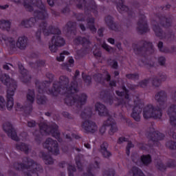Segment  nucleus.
<instances>
[{
  "mask_svg": "<svg viewBox=\"0 0 176 176\" xmlns=\"http://www.w3.org/2000/svg\"><path fill=\"white\" fill-rule=\"evenodd\" d=\"M46 76L50 79V81L40 82L37 80L35 82V85L36 89H38L39 94L47 93V94L54 97H57L58 94H67L65 98V104H67L68 107H73L74 112L79 113L82 111V107L87 101V95L86 94H81L80 95L75 94L79 91V89H78V81H72L71 85L69 87V78L65 76H60L59 81L54 82L52 88L50 89V83L54 79V75L47 73Z\"/></svg>",
  "mask_w": 176,
  "mask_h": 176,
  "instance_id": "1",
  "label": "nucleus"
},
{
  "mask_svg": "<svg viewBox=\"0 0 176 176\" xmlns=\"http://www.w3.org/2000/svg\"><path fill=\"white\" fill-rule=\"evenodd\" d=\"M23 6L28 12H34V7L36 6L39 10H36L34 12V17H32L30 19L23 20L21 23L22 27L25 28H30L35 25L36 23V19L38 20H46L49 17L47 14V10L46 6L42 2V0H23Z\"/></svg>",
  "mask_w": 176,
  "mask_h": 176,
  "instance_id": "2",
  "label": "nucleus"
},
{
  "mask_svg": "<svg viewBox=\"0 0 176 176\" xmlns=\"http://www.w3.org/2000/svg\"><path fill=\"white\" fill-rule=\"evenodd\" d=\"M155 100L158 102L160 106L155 107L153 104H148L143 109V118L146 120L162 119L163 113L162 109H164L166 101H167V93L164 91H160L155 96Z\"/></svg>",
  "mask_w": 176,
  "mask_h": 176,
  "instance_id": "3",
  "label": "nucleus"
},
{
  "mask_svg": "<svg viewBox=\"0 0 176 176\" xmlns=\"http://www.w3.org/2000/svg\"><path fill=\"white\" fill-rule=\"evenodd\" d=\"M21 162H14L13 167L17 171L20 170H28V172H24V176H39V173H43V168L41 164H38L34 160L24 157L22 158Z\"/></svg>",
  "mask_w": 176,
  "mask_h": 176,
  "instance_id": "4",
  "label": "nucleus"
},
{
  "mask_svg": "<svg viewBox=\"0 0 176 176\" xmlns=\"http://www.w3.org/2000/svg\"><path fill=\"white\" fill-rule=\"evenodd\" d=\"M40 131L36 130L33 132V135L35 137V141H41V137L45 134H52L54 138H56L58 142H61L63 139L60 136V132H58V125L54 124L52 125H48L46 122H40L38 124Z\"/></svg>",
  "mask_w": 176,
  "mask_h": 176,
  "instance_id": "5",
  "label": "nucleus"
},
{
  "mask_svg": "<svg viewBox=\"0 0 176 176\" xmlns=\"http://www.w3.org/2000/svg\"><path fill=\"white\" fill-rule=\"evenodd\" d=\"M69 5L76 4L77 9L83 10H85V14H90V12H92L95 16L98 14V6L94 0H69Z\"/></svg>",
  "mask_w": 176,
  "mask_h": 176,
  "instance_id": "6",
  "label": "nucleus"
},
{
  "mask_svg": "<svg viewBox=\"0 0 176 176\" xmlns=\"http://www.w3.org/2000/svg\"><path fill=\"white\" fill-rule=\"evenodd\" d=\"M139 43H142V46L138 47V44L133 43L132 47L133 51L138 56L146 58V56L148 54H153L155 53V47L152 42H148L146 41L142 40Z\"/></svg>",
  "mask_w": 176,
  "mask_h": 176,
  "instance_id": "7",
  "label": "nucleus"
},
{
  "mask_svg": "<svg viewBox=\"0 0 176 176\" xmlns=\"http://www.w3.org/2000/svg\"><path fill=\"white\" fill-rule=\"evenodd\" d=\"M39 28L38 29L37 32H36V39L38 42H41V35H42V31L43 35L45 36H49V35H60L61 30L58 29V28H56L53 25H50L47 28V22L42 21L39 24Z\"/></svg>",
  "mask_w": 176,
  "mask_h": 176,
  "instance_id": "8",
  "label": "nucleus"
},
{
  "mask_svg": "<svg viewBox=\"0 0 176 176\" xmlns=\"http://www.w3.org/2000/svg\"><path fill=\"white\" fill-rule=\"evenodd\" d=\"M2 39L6 45H9L11 49H15L16 46L20 50H25L27 47V42L28 41V38L25 36L19 37L16 43L14 41V38L8 37L5 35L2 36Z\"/></svg>",
  "mask_w": 176,
  "mask_h": 176,
  "instance_id": "9",
  "label": "nucleus"
},
{
  "mask_svg": "<svg viewBox=\"0 0 176 176\" xmlns=\"http://www.w3.org/2000/svg\"><path fill=\"white\" fill-rule=\"evenodd\" d=\"M109 135H113L116 131H118V126L116 125V121L112 117H109L107 120L104 121L103 125L100 128L99 132L100 134H104L107 131L106 127H109Z\"/></svg>",
  "mask_w": 176,
  "mask_h": 176,
  "instance_id": "10",
  "label": "nucleus"
},
{
  "mask_svg": "<svg viewBox=\"0 0 176 176\" xmlns=\"http://www.w3.org/2000/svg\"><path fill=\"white\" fill-rule=\"evenodd\" d=\"M160 78L155 76L148 79H144L140 81L138 85L140 87H146L150 80L153 86H155V87H159V86H160V85L162 84V82H164V80H166L167 76H166V75L164 74H160Z\"/></svg>",
  "mask_w": 176,
  "mask_h": 176,
  "instance_id": "11",
  "label": "nucleus"
},
{
  "mask_svg": "<svg viewBox=\"0 0 176 176\" xmlns=\"http://www.w3.org/2000/svg\"><path fill=\"white\" fill-rule=\"evenodd\" d=\"M45 149H47L52 155L57 156L60 155V148H58V143L56 140H54L52 138L46 139L45 142L43 144Z\"/></svg>",
  "mask_w": 176,
  "mask_h": 176,
  "instance_id": "12",
  "label": "nucleus"
},
{
  "mask_svg": "<svg viewBox=\"0 0 176 176\" xmlns=\"http://www.w3.org/2000/svg\"><path fill=\"white\" fill-rule=\"evenodd\" d=\"M65 45V40L60 36H53L51 40V44L49 49L52 53H56L58 50V47H62Z\"/></svg>",
  "mask_w": 176,
  "mask_h": 176,
  "instance_id": "13",
  "label": "nucleus"
},
{
  "mask_svg": "<svg viewBox=\"0 0 176 176\" xmlns=\"http://www.w3.org/2000/svg\"><path fill=\"white\" fill-rule=\"evenodd\" d=\"M134 107L132 109L131 118L135 120V122H140L141 120V112H142L143 104L140 100L133 101Z\"/></svg>",
  "mask_w": 176,
  "mask_h": 176,
  "instance_id": "14",
  "label": "nucleus"
},
{
  "mask_svg": "<svg viewBox=\"0 0 176 176\" xmlns=\"http://www.w3.org/2000/svg\"><path fill=\"white\" fill-rule=\"evenodd\" d=\"M137 31L140 35L146 34L149 31V27L148 26V21H146V16L145 14H142L138 21Z\"/></svg>",
  "mask_w": 176,
  "mask_h": 176,
  "instance_id": "15",
  "label": "nucleus"
},
{
  "mask_svg": "<svg viewBox=\"0 0 176 176\" xmlns=\"http://www.w3.org/2000/svg\"><path fill=\"white\" fill-rule=\"evenodd\" d=\"M3 130L6 133L7 135L14 141H19V136H17V132L13 127L12 123L7 122L3 124Z\"/></svg>",
  "mask_w": 176,
  "mask_h": 176,
  "instance_id": "16",
  "label": "nucleus"
},
{
  "mask_svg": "<svg viewBox=\"0 0 176 176\" xmlns=\"http://www.w3.org/2000/svg\"><path fill=\"white\" fill-rule=\"evenodd\" d=\"M153 31H154L155 34V36H157L160 39H170V38H173L174 34H173V31L169 30L167 33L163 32V30L160 28L159 25H154L153 26Z\"/></svg>",
  "mask_w": 176,
  "mask_h": 176,
  "instance_id": "17",
  "label": "nucleus"
},
{
  "mask_svg": "<svg viewBox=\"0 0 176 176\" xmlns=\"http://www.w3.org/2000/svg\"><path fill=\"white\" fill-rule=\"evenodd\" d=\"M74 43L77 45H81L85 49V54L90 51V45H91V42H90L89 38L85 36L82 37L80 36H78L76 38L74 39Z\"/></svg>",
  "mask_w": 176,
  "mask_h": 176,
  "instance_id": "18",
  "label": "nucleus"
},
{
  "mask_svg": "<svg viewBox=\"0 0 176 176\" xmlns=\"http://www.w3.org/2000/svg\"><path fill=\"white\" fill-rule=\"evenodd\" d=\"M147 138L150 140V141H153V142H159V141H162L164 140V134L155 131V129H151V131H148L146 134Z\"/></svg>",
  "mask_w": 176,
  "mask_h": 176,
  "instance_id": "19",
  "label": "nucleus"
},
{
  "mask_svg": "<svg viewBox=\"0 0 176 176\" xmlns=\"http://www.w3.org/2000/svg\"><path fill=\"white\" fill-rule=\"evenodd\" d=\"M18 67L19 73L21 75V79L22 82L23 83H25L26 85H28V83H30L32 77L31 75L28 74V70L25 69V68H24V66L21 63H19Z\"/></svg>",
  "mask_w": 176,
  "mask_h": 176,
  "instance_id": "20",
  "label": "nucleus"
},
{
  "mask_svg": "<svg viewBox=\"0 0 176 176\" xmlns=\"http://www.w3.org/2000/svg\"><path fill=\"white\" fill-rule=\"evenodd\" d=\"M117 10L121 14L127 13L129 17H133L134 16L133 10L124 5V0H119V3H117Z\"/></svg>",
  "mask_w": 176,
  "mask_h": 176,
  "instance_id": "21",
  "label": "nucleus"
},
{
  "mask_svg": "<svg viewBox=\"0 0 176 176\" xmlns=\"http://www.w3.org/2000/svg\"><path fill=\"white\" fill-rule=\"evenodd\" d=\"M82 127L85 133L94 134L96 133V129H97V125L93 121L85 120L82 122Z\"/></svg>",
  "mask_w": 176,
  "mask_h": 176,
  "instance_id": "22",
  "label": "nucleus"
},
{
  "mask_svg": "<svg viewBox=\"0 0 176 176\" xmlns=\"http://www.w3.org/2000/svg\"><path fill=\"white\" fill-rule=\"evenodd\" d=\"M156 167L160 171H166L167 167L168 168H174V167H176V161L174 160H169L167 162L166 165H165L163 162L158 161L156 164Z\"/></svg>",
  "mask_w": 176,
  "mask_h": 176,
  "instance_id": "23",
  "label": "nucleus"
},
{
  "mask_svg": "<svg viewBox=\"0 0 176 176\" xmlns=\"http://www.w3.org/2000/svg\"><path fill=\"white\" fill-rule=\"evenodd\" d=\"M156 17L160 20V25H162V27L166 29L171 27V18L166 17V15L160 13L156 14Z\"/></svg>",
  "mask_w": 176,
  "mask_h": 176,
  "instance_id": "24",
  "label": "nucleus"
},
{
  "mask_svg": "<svg viewBox=\"0 0 176 176\" xmlns=\"http://www.w3.org/2000/svg\"><path fill=\"white\" fill-rule=\"evenodd\" d=\"M171 126H176V104H171L167 111Z\"/></svg>",
  "mask_w": 176,
  "mask_h": 176,
  "instance_id": "25",
  "label": "nucleus"
},
{
  "mask_svg": "<svg viewBox=\"0 0 176 176\" xmlns=\"http://www.w3.org/2000/svg\"><path fill=\"white\" fill-rule=\"evenodd\" d=\"M105 23L110 30L112 31H119V25L113 21L112 16H107L104 18Z\"/></svg>",
  "mask_w": 176,
  "mask_h": 176,
  "instance_id": "26",
  "label": "nucleus"
},
{
  "mask_svg": "<svg viewBox=\"0 0 176 176\" xmlns=\"http://www.w3.org/2000/svg\"><path fill=\"white\" fill-rule=\"evenodd\" d=\"M100 98L103 100L105 104H109V105L113 104V96L111 95V92L109 91H101Z\"/></svg>",
  "mask_w": 176,
  "mask_h": 176,
  "instance_id": "27",
  "label": "nucleus"
},
{
  "mask_svg": "<svg viewBox=\"0 0 176 176\" xmlns=\"http://www.w3.org/2000/svg\"><path fill=\"white\" fill-rule=\"evenodd\" d=\"M95 109L98 112L99 116H109L108 109L100 102H97L95 105Z\"/></svg>",
  "mask_w": 176,
  "mask_h": 176,
  "instance_id": "28",
  "label": "nucleus"
},
{
  "mask_svg": "<svg viewBox=\"0 0 176 176\" xmlns=\"http://www.w3.org/2000/svg\"><path fill=\"white\" fill-rule=\"evenodd\" d=\"M108 142H103L102 144L100 145V153H102L103 157L108 159L112 156V153L108 151Z\"/></svg>",
  "mask_w": 176,
  "mask_h": 176,
  "instance_id": "29",
  "label": "nucleus"
},
{
  "mask_svg": "<svg viewBox=\"0 0 176 176\" xmlns=\"http://www.w3.org/2000/svg\"><path fill=\"white\" fill-rule=\"evenodd\" d=\"M96 19L94 17H90L87 19V28L92 32L96 34L97 32V28H96Z\"/></svg>",
  "mask_w": 176,
  "mask_h": 176,
  "instance_id": "30",
  "label": "nucleus"
},
{
  "mask_svg": "<svg viewBox=\"0 0 176 176\" xmlns=\"http://www.w3.org/2000/svg\"><path fill=\"white\" fill-rule=\"evenodd\" d=\"M65 27L67 34H71V35L76 34V22L69 21Z\"/></svg>",
  "mask_w": 176,
  "mask_h": 176,
  "instance_id": "31",
  "label": "nucleus"
},
{
  "mask_svg": "<svg viewBox=\"0 0 176 176\" xmlns=\"http://www.w3.org/2000/svg\"><path fill=\"white\" fill-rule=\"evenodd\" d=\"M16 151H20L21 152H24L26 155H28L30 152V146L25 143H18L16 144Z\"/></svg>",
  "mask_w": 176,
  "mask_h": 176,
  "instance_id": "32",
  "label": "nucleus"
},
{
  "mask_svg": "<svg viewBox=\"0 0 176 176\" xmlns=\"http://www.w3.org/2000/svg\"><path fill=\"white\" fill-rule=\"evenodd\" d=\"M140 162L143 166H148L152 163V156L150 154L142 155L140 156Z\"/></svg>",
  "mask_w": 176,
  "mask_h": 176,
  "instance_id": "33",
  "label": "nucleus"
},
{
  "mask_svg": "<svg viewBox=\"0 0 176 176\" xmlns=\"http://www.w3.org/2000/svg\"><path fill=\"white\" fill-rule=\"evenodd\" d=\"M10 25H12V22L10 21L1 19L0 21V28L1 30H3V31H10Z\"/></svg>",
  "mask_w": 176,
  "mask_h": 176,
  "instance_id": "34",
  "label": "nucleus"
},
{
  "mask_svg": "<svg viewBox=\"0 0 176 176\" xmlns=\"http://www.w3.org/2000/svg\"><path fill=\"white\" fill-rule=\"evenodd\" d=\"M26 98L27 101L31 104L30 105H32L35 101V90L28 89Z\"/></svg>",
  "mask_w": 176,
  "mask_h": 176,
  "instance_id": "35",
  "label": "nucleus"
},
{
  "mask_svg": "<svg viewBox=\"0 0 176 176\" xmlns=\"http://www.w3.org/2000/svg\"><path fill=\"white\" fill-rule=\"evenodd\" d=\"M16 108H18V109H22L23 111H24L26 115H30L31 114V112H32V105L31 104L26 107V106H23L21 105V104L17 102Z\"/></svg>",
  "mask_w": 176,
  "mask_h": 176,
  "instance_id": "36",
  "label": "nucleus"
},
{
  "mask_svg": "<svg viewBox=\"0 0 176 176\" xmlns=\"http://www.w3.org/2000/svg\"><path fill=\"white\" fill-rule=\"evenodd\" d=\"M45 64H46V62L41 60L36 61L34 63L33 62H30V67L34 68V69H40L42 67H45Z\"/></svg>",
  "mask_w": 176,
  "mask_h": 176,
  "instance_id": "37",
  "label": "nucleus"
},
{
  "mask_svg": "<svg viewBox=\"0 0 176 176\" xmlns=\"http://www.w3.org/2000/svg\"><path fill=\"white\" fill-rule=\"evenodd\" d=\"M42 158L45 164H53V163H54L53 157H52V156L47 153H42Z\"/></svg>",
  "mask_w": 176,
  "mask_h": 176,
  "instance_id": "38",
  "label": "nucleus"
},
{
  "mask_svg": "<svg viewBox=\"0 0 176 176\" xmlns=\"http://www.w3.org/2000/svg\"><path fill=\"white\" fill-rule=\"evenodd\" d=\"M68 63H63V67H65L67 71H69V72H71V69H69V67H74V64H75V60H74V58L72 56L69 57Z\"/></svg>",
  "mask_w": 176,
  "mask_h": 176,
  "instance_id": "39",
  "label": "nucleus"
},
{
  "mask_svg": "<svg viewBox=\"0 0 176 176\" xmlns=\"http://www.w3.org/2000/svg\"><path fill=\"white\" fill-rule=\"evenodd\" d=\"M133 176H145L144 172L137 166H133L131 169Z\"/></svg>",
  "mask_w": 176,
  "mask_h": 176,
  "instance_id": "40",
  "label": "nucleus"
},
{
  "mask_svg": "<svg viewBox=\"0 0 176 176\" xmlns=\"http://www.w3.org/2000/svg\"><path fill=\"white\" fill-rule=\"evenodd\" d=\"M36 102L38 105H45L47 102V98L45 96H37Z\"/></svg>",
  "mask_w": 176,
  "mask_h": 176,
  "instance_id": "41",
  "label": "nucleus"
},
{
  "mask_svg": "<svg viewBox=\"0 0 176 176\" xmlns=\"http://www.w3.org/2000/svg\"><path fill=\"white\" fill-rule=\"evenodd\" d=\"M107 63L111 68H113V69H118V68L119 67V64L118 63V61L115 59H109L107 60Z\"/></svg>",
  "mask_w": 176,
  "mask_h": 176,
  "instance_id": "42",
  "label": "nucleus"
},
{
  "mask_svg": "<svg viewBox=\"0 0 176 176\" xmlns=\"http://www.w3.org/2000/svg\"><path fill=\"white\" fill-rule=\"evenodd\" d=\"M126 78L130 80H138L140 79V74L138 73L127 74H126Z\"/></svg>",
  "mask_w": 176,
  "mask_h": 176,
  "instance_id": "43",
  "label": "nucleus"
},
{
  "mask_svg": "<svg viewBox=\"0 0 176 176\" xmlns=\"http://www.w3.org/2000/svg\"><path fill=\"white\" fill-rule=\"evenodd\" d=\"M75 161L78 170H79V171H82L83 165H82V162H80V155L76 156Z\"/></svg>",
  "mask_w": 176,
  "mask_h": 176,
  "instance_id": "44",
  "label": "nucleus"
},
{
  "mask_svg": "<svg viewBox=\"0 0 176 176\" xmlns=\"http://www.w3.org/2000/svg\"><path fill=\"white\" fill-rule=\"evenodd\" d=\"M82 78L85 83H86L87 86H90V85H91V76H90L89 75H86L84 72H82Z\"/></svg>",
  "mask_w": 176,
  "mask_h": 176,
  "instance_id": "45",
  "label": "nucleus"
},
{
  "mask_svg": "<svg viewBox=\"0 0 176 176\" xmlns=\"http://www.w3.org/2000/svg\"><path fill=\"white\" fill-rule=\"evenodd\" d=\"M69 56V52L63 51L62 53H60V56L56 57L57 61H58L59 63L64 61V60L65 59V56Z\"/></svg>",
  "mask_w": 176,
  "mask_h": 176,
  "instance_id": "46",
  "label": "nucleus"
},
{
  "mask_svg": "<svg viewBox=\"0 0 176 176\" xmlns=\"http://www.w3.org/2000/svg\"><path fill=\"white\" fill-rule=\"evenodd\" d=\"M166 148L172 151H176V142L169 140L166 143Z\"/></svg>",
  "mask_w": 176,
  "mask_h": 176,
  "instance_id": "47",
  "label": "nucleus"
},
{
  "mask_svg": "<svg viewBox=\"0 0 176 176\" xmlns=\"http://www.w3.org/2000/svg\"><path fill=\"white\" fill-rule=\"evenodd\" d=\"M67 171L69 176H74V173H76V167L74 165L69 164Z\"/></svg>",
  "mask_w": 176,
  "mask_h": 176,
  "instance_id": "48",
  "label": "nucleus"
},
{
  "mask_svg": "<svg viewBox=\"0 0 176 176\" xmlns=\"http://www.w3.org/2000/svg\"><path fill=\"white\" fill-rule=\"evenodd\" d=\"M65 138L67 140H69V141H72V138H75V140H80L81 137L79 135L75 133H72V135L68 133L65 135Z\"/></svg>",
  "mask_w": 176,
  "mask_h": 176,
  "instance_id": "49",
  "label": "nucleus"
},
{
  "mask_svg": "<svg viewBox=\"0 0 176 176\" xmlns=\"http://www.w3.org/2000/svg\"><path fill=\"white\" fill-rule=\"evenodd\" d=\"M116 100L118 102L117 103L118 107L122 105V107H127V104L126 103V100H124V98H119L116 97Z\"/></svg>",
  "mask_w": 176,
  "mask_h": 176,
  "instance_id": "50",
  "label": "nucleus"
},
{
  "mask_svg": "<svg viewBox=\"0 0 176 176\" xmlns=\"http://www.w3.org/2000/svg\"><path fill=\"white\" fill-rule=\"evenodd\" d=\"M6 108V101L3 96H0V111H3Z\"/></svg>",
  "mask_w": 176,
  "mask_h": 176,
  "instance_id": "51",
  "label": "nucleus"
},
{
  "mask_svg": "<svg viewBox=\"0 0 176 176\" xmlns=\"http://www.w3.org/2000/svg\"><path fill=\"white\" fill-rule=\"evenodd\" d=\"M102 49H104V50H106V52H108V53H110V52L111 50H113V47L109 46L108 44H107V43L104 42L102 44Z\"/></svg>",
  "mask_w": 176,
  "mask_h": 176,
  "instance_id": "52",
  "label": "nucleus"
},
{
  "mask_svg": "<svg viewBox=\"0 0 176 176\" xmlns=\"http://www.w3.org/2000/svg\"><path fill=\"white\" fill-rule=\"evenodd\" d=\"M94 79L98 82V83H102V74H95L94 76Z\"/></svg>",
  "mask_w": 176,
  "mask_h": 176,
  "instance_id": "53",
  "label": "nucleus"
},
{
  "mask_svg": "<svg viewBox=\"0 0 176 176\" xmlns=\"http://www.w3.org/2000/svg\"><path fill=\"white\" fill-rule=\"evenodd\" d=\"M138 146L140 151H148V146L144 143H138Z\"/></svg>",
  "mask_w": 176,
  "mask_h": 176,
  "instance_id": "54",
  "label": "nucleus"
},
{
  "mask_svg": "<svg viewBox=\"0 0 176 176\" xmlns=\"http://www.w3.org/2000/svg\"><path fill=\"white\" fill-rule=\"evenodd\" d=\"M158 64H160V65H166V57L164 56H160L158 58Z\"/></svg>",
  "mask_w": 176,
  "mask_h": 176,
  "instance_id": "55",
  "label": "nucleus"
},
{
  "mask_svg": "<svg viewBox=\"0 0 176 176\" xmlns=\"http://www.w3.org/2000/svg\"><path fill=\"white\" fill-rule=\"evenodd\" d=\"M129 141V139L125 137H120L118 140V144H122L123 142H127Z\"/></svg>",
  "mask_w": 176,
  "mask_h": 176,
  "instance_id": "56",
  "label": "nucleus"
},
{
  "mask_svg": "<svg viewBox=\"0 0 176 176\" xmlns=\"http://www.w3.org/2000/svg\"><path fill=\"white\" fill-rule=\"evenodd\" d=\"M69 12H71V10H69V6H68L61 10V13H63V14H67V13H69Z\"/></svg>",
  "mask_w": 176,
  "mask_h": 176,
  "instance_id": "57",
  "label": "nucleus"
},
{
  "mask_svg": "<svg viewBox=\"0 0 176 176\" xmlns=\"http://www.w3.org/2000/svg\"><path fill=\"white\" fill-rule=\"evenodd\" d=\"M62 115L64 116V118H67V119H72V116H71V114L67 111H63Z\"/></svg>",
  "mask_w": 176,
  "mask_h": 176,
  "instance_id": "58",
  "label": "nucleus"
},
{
  "mask_svg": "<svg viewBox=\"0 0 176 176\" xmlns=\"http://www.w3.org/2000/svg\"><path fill=\"white\" fill-rule=\"evenodd\" d=\"M98 35L100 38H102V36H104V28H100L98 30Z\"/></svg>",
  "mask_w": 176,
  "mask_h": 176,
  "instance_id": "59",
  "label": "nucleus"
},
{
  "mask_svg": "<svg viewBox=\"0 0 176 176\" xmlns=\"http://www.w3.org/2000/svg\"><path fill=\"white\" fill-rule=\"evenodd\" d=\"M28 127H35V126H36V122L35 120L29 121L28 122Z\"/></svg>",
  "mask_w": 176,
  "mask_h": 176,
  "instance_id": "60",
  "label": "nucleus"
},
{
  "mask_svg": "<svg viewBox=\"0 0 176 176\" xmlns=\"http://www.w3.org/2000/svg\"><path fill=\"white\" fill-rule=\"evenodd\" d=\"M94 56L95 57H101L102 56V52L101 51H97V52H94Z\"/></svg>",
  "mask_w": 176,
  "mask_h": 176,
  "instance_id": "61",
  "label": "nucleus"
},
{
  "mask_svg": "<svg viewBox=\"0 0 176 176\" xmlns=\"http://www.w3.org/2000/svg\"><path fill=\"white\" fill-rule=\"evenodd\" d=\"M116 94L118 97H123V96H124V91H120L119 90H117V91H116Z\"/></svg>",
  "mask_w": 176,
  "mask_h": 176,
  "instance_id": "62",
  "label": "nucleus"
},
{
  "mask_svg": "<svg viewBox=\"0 0 176 176\" xmlns=\"http://www.w3.org/2000/svg\"><path fill=\"white\" fill-rule=\"evenodd\" d=\"M162 53H170V48L165 47L161 50Z\"/></svg>",
  "mask_w": 176,
  "mask_h": 176,
  "instance_id": "63",
  "label": "nucleus"
},
{
  "mask_svg": "<svg viewBox=\"0 0 176 176\" xmlns=\"http://www.w3.org/2000/svg\"><path fill=\"white\" fill-rule=\"evenodd\" d=\"M157 47H158L160 52H162V50L164 49L163 43L162 41H159V43L157 44Z\"/></svg>",
  "mask_w": 176,
  "mask_h": 176,
  "instance_id": "64",
  "label": "nucleus"
}]
</instances>
